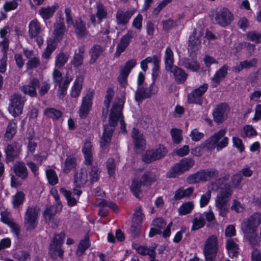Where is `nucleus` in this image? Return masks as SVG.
Returning <instances> with one entry per match:
<instances>
[{
	"instance_id": "obj_1",
	"label": "nucleus",
	"mask_w": 261,
	"mask_h": 261,
	"mask_svg": "<svg viewBox=\"0 0 261 261\" xmlns=\"http://www.w3.org/2000/svg\"><path fill=\"white\" fill-rule=\"evenodd\" d=\"M122 105L115 103L113 105L109 117V124H105L103 126V133L100 141V147L103 149L110 145L115 130L114 127L117 125L119 120L122 118Z\"/></svg>"
},
{
	"instance_id": "obj_2",
	"label": "nucleus",
	"mask_w": 261,
	"mask_h": 261,
	"mask_svg": "<svg viewBox=\"0 0 261 261\" xmlns=\"http://www.w3.org/2000/svg\"><path fill=\"white\" fill-rule=\"evenodd\" d=\"M82 151L84 158L83 164L86 166V169L89 176L88 180L91 184L97 182L99 179L101 171L96 164H93L92 145L89 140H85Z\"/></svg>"
},
{
	"instance_id": "obj_3",
	"label": "nucleus",
	"mask_w": 261,
	"mask_h": 261,
	"mask_svg": "<svg viewBox=\"0 0 261 261\" xmlns=\"http://www.w3.org/2000/svg\"><path fill=\"white\" fill-rule=\"evenodd\" d=\"M219 171L215 168L201 169L194 174L190 175L187 178V182L189 184H194L201 181H207L219 176Z\"/></svg>"
},
{
	"instance_id": "obj_4",
	"label": "nucleus",
	"mask_w": 261,
	"mask_h": 261,
	"mask_svg": "<svg viewBox=\"0 0 261 261\" xmlns=\"http://www.w3.org/2000/svg\"><path fill=\"white\" fill-rule=\"evenodd\" d=\"M219 250L218 240L215 235L210 236L203 245V253L205 261H215Z\"/></svg>"
},
{
	"instance_id": "obj_5",
	"label": "nucleus",
	"mask_w": 261,
	"mask_h": 261,
	"mask_svg": "<svg viewBox=\"0 0 261 261\" xmlns=\"http://www.w3.org/2000/svg\"><path fill=\"white\" fill-rule=\"evenodd\" d=\"M65 238V234L64 232L54 235L49 246L48 251V253L53 259H57L58 257L63 258L64 251L62 249V245Z\"/></svg>"
},
{
	"instance_id": "obj_6",
	"label": "nucleus",
	"mask_w": 261,
	"mask_h": 261,
	"mask_svg": "<svg viewBox=\"0 0 261 261\" xmlns=\"http://www.w3.org/2000/svg\"><path fill=\"white\" fill-rule=\"evenodd\" d=\"M233 19V15L227 8L225 7L217 10L212 16L213 23L223 28L230 25Z\"/></svg>"
},
{
	"instance_id": "obj_7",
	"label": "nucleus",
	"mask_w": 261,
	"mask_h": 261,
	"mask_svg": "<svg viewBox=\"0 0 261 261\" xmlns=\"http://www.w3.org/2000/svg\"><path fill=\"white\" fill-rule=\"evenodd\" d=\"M40 209L36 205L29 206L24 216V225L28 230L34 229L38 224Z\"/></svg>"
},
{
	"instance_id": "obj_8",
	"label": "nucleus",
	"mask_w": 261,
	"mask_h": 261,
	"mask_svg": "<svg viewBox=\"0 0 261 261\" xmlns=\"http://www.w3.org/2000/svg\"><path fill=\"white\" fill-rule=\"evenodd\" d=\"M26 99L24 96L18 93L13 94L10 98V103L8 107L9 113L14 117L21 114Z\"/></svg>"
},
{
	"instance_id": "obj_9",
	"label": "nucleus",
	"mask_w": 261,
	"mask_h": 261,
	"mask_svg": "<svg viewBox=\"0 0 261 261\" xmlns=\"http://www.w3.org/2000/svg\"><path fill=\"white\" fill-rule=\"evenodd\" d=\"M22 150V144L17 141L8 144L4 148L5 162L7 163L13 162L19 156Z\"/></svg>"
},
{
	"instance_id": "obj_10",
	"label": "nucleus",
	"mask_w": 261,
	"mask_h": 261,
	"mask_svg": "<svg viewBox=\"0 0 261 261\" xmlns=\"http://www.w3.org/2000/svg\"><path fill=\"white\" fill-rule=\"evenodd\" d=\"M208 89V84L204 83L199 87L193 89L188 94L187 101L189 103L202 105V96Z\"/></svg>"
},
{
	"instance_id": "obj_11",
	"label": "nucleus",
	"mask_w": 261,
	"mask_h": 261,
	"mask_svg": "<svg viewBox=\"0 0 261 261\" xmlns=\"http://www.w3.org/2000/svg\"><path fill=\"white\" fill-rule=\"evenodd\" d=\"M136 60L133 59L127 61L120 70V74L117 77V81L120 86L122 87H125L127 85V77L132 69L136 66Z\"/></svg>"
},
{
	"instance_id": "obj_12",
	"label": "nucleus",
	"mask_w": 261,
	"mask_h": 261,
	"mask_svg": "<svg viewBox=\"0 0 261 261\" xmlns=\"http://www.w3.org/2000/svg\"><path fill=\"white\" fill-rule=\"evenodd\" d=\"M96 10L95 14H92L89 16L90 20L93 26L100 24L103 19L108 17L107 10L102 4L97 3Z\"/></svg>"
},
{
	"instance_id": "obj_13",
	"label": "nucleus",
	"mask_w": 261,
	"mask_h": 261,
	"mask_svg": "<svg viewBox=\"0 0 261 261\" xmlns=\"http://www.w3.org/2000/svg\"><path fill=\"white\" fill-rule=\"evenodd\" d=\"M233 191L232 187L229 184H226L221 188L219 195L217 196L216 200V204L220 206L226 205V203L229 200Z\"/></svg>"
},
{
	"instance_id": "obj_14",
	"label": "nucleus",
	"mask_w": 261,
	"mask_h": 261,
	"mask_svg": "<svg viewBox=\"0 0 261 261\" xmlns=\"http://www.w3.org/2000/svg\"><path fill=\"white\" fill-rule=\"evenodd\" d=\"M228 110V106L226 103H221L218 105L213 110L214 120L218 124L222 123L227 118Z\"/></svg>"
},
{
	"instance_id": "obj_15",
	"label": "nucleus",
	"mask_w": 261,
	"mask_h": 261,
	"mask_svg": "<svg viewBox=\"0 0 261 261\" xmlns=\"http://www.w3.org/2000/svg\"><path fill=\"white\" fill-rule=\"evenodd\" d=\"M93 93L92 92H88L83 98L81 106L79 113L81 118H85L89 114L92 107Z\"/></svg>"
},
{
	"instance_id": "obj_16",
	"label": "nucleus",
	"mask_w": 261,
	"mask_h": 261,
	"mask_svg": "<svg viewBox=\"0 0 261 261\" xmlns=\"http://www.w3.org/2000/svg\"><path fill=\"white\" fill-rule=\"evenodd\" d=\"M154 85V82H152L147 87H138L135 93L136 101L140 103H142L143 100L150 98L153 94L152 91Z\"/></svg>"
},
{
	"instance_id": "obj_17",
	"label": "nucleus",
	"mask_w": 261,
	"mask_h": 261,
	"mask_svg": "<svg viewBox=\"0 0 261 261\" xmlns=\"http://www.w3.org/2000/svg\"><path fill=\"white\" fill-rule=\"evenodd\" d=\"M134 35L135 33L132 31H128L121 38L119 43L117 45L116 51L115 53V57H119L121 54L124 51L134 37Z\"/></svg>"
},
{
	"instance_id": "obj_18",
	"label": "nucleus",
	"mask_w": 261,
	"mask_h": 261,
	"mask_svg": "<svg viewBox=\"0 0 261 261\" xmlns=\"http://www.w3.org/2000/svg\"><path fill=\"white\" fill-rule=\"evenodd\" d=\"M225 134L226 130L225 129H221L219 130L202 143L203 147L211 150L215 147L216 148L217 142L225 136Z\"/></svg>"
},
{
	"instance_id": "obj_19",
	"label": "nucleus",
	"mask_w": 261,
	"mask_h": 261,
	"mask_svg": "<svg viewBox=\"0 0 261 261\" xmlns=\"http://www.w3.org/2000/svg\"><path fill=\"white\" fill-rule=\"evenodd\" d=\"M62 208L61 203H56L52 205L47 206L43 213L45 222L48 224L53 220L55 215L60 212Z\"/></svg>"
},
{
	"instance_id": "obj_20",
	"label": "nucleus",
	"mask_w": 261,
	"mask_h": 261,
	"mask_svg": "<svg viewBox=\"0 0 261 261\" xmlns=\"http://www.w3.org/2000/svg\"><path fill=\"white\" fill-rule=\"evenodd\" d=\"M172 74L175 81L177 84H184L187 79L188 74L182 68L174 65L166 70Z\"/></svg>"
},
{
	"instance_id": "obj_21",
	"label": "nucleus",
	"mask_w": 261,
	"mask_h": 261,
	"mask_svg": "<svg viewBox=\"0 0 261 261\" xmlns=\"http://www.w3.org/2000/svg\"><path fill=\"white\" fill-rule=\"evenodd\" d=\"M40 86L39 81L36 78L32 79L29 83L20 87V90L25 94L33 97L37 96L36 88Z\"/></svg>"
},
{
	"instance_id": "obj_22",
	"label": "nucleus",
	"mask_w": 261,
	"mask_h": 261,
	"mask_svg": "<svg viewBox=\"0 0 261 261\" xmlns=\"http://www.w3.org/2000/svg\"><path fill=\"white\" fill-rule=\"evenodd\" d=\"M228 70V66L227 65H224L216 72L211 80V85L213 88H216L221 81L224 80L227 74Z\"/></svg>"
},
{
	"instance_id": "obj_23",
	"label": "nucleus",
	"mask_w": 261,
	"mask_h": 261,
	"mask_svg": "<svg viewBox=\"0 0 261 261\" xmlns=\"http://www.w3.org/2000/svg\"><path fill=\"white\" fill-rule=\"evenodd\" d=\"M261 223V217L259 214L251 215L245 223L244 231H256L257 228Z\"/></svg>"
},
{
	"instance_id": "obj_24",
	"label": "nucleus",
	"mask_w": 261,
	"mask_h": 261,
	"mask_svg": "<svg viewBox=\"0 0 261 261\" xmlns=\"http://www.w3.org/2000/svg\"><path fill=\"white\" fill-rule=\"evenodd\" d=\"M88 181V176L86 167H83L77 171L74 177V183L77 188L84 187Z\"/></svg>"
},
{
	"instance_id": "obj_25",
	"label": "nucleus",
	"mask_w": 261,
	"mask_h": 261,
	"mask_svg": "<svg viewBox=\"0 0 261 261\" xmlns=\"http://www.w3.org/2000/svg\"><path fill=\"white\" fill-rule=\"evenodd\" d=\"M65 31L64 18L61 15L56 20L54 24V35L55 39L57 40H60L62 38Z\"/></svg>"
},
{
	"instance_id": "obj_26",
	"label": "nucleus",
	"mask_w": 261,
	"mask_h": 261,
	"mask_svg": "<svg viewBox=\"0 0 261 261\" xmlns=\"http://www.w3.org/2000/svg\"><path fill=\"white\" fill-rule=\"evenodd\" d=\"M13 172L16 176L22 180L27 179L29 176L26 165L22 161H17L14 164Z\"/></svg>"
},
{
	"instance_id": "obj_27",
	"label": "nucleus",
	"mask_w": 261,
	"mask_h": 261,
	"mask_svg": "<svg viewBox=\"0 0 261 261\" xmlns=\"http://www.w3.org/2000/svg\"><path fill=\"white\" fill-rule=\"evenodd\" d=\"M85 53V47L84 45L79 47L74 51V55L70 63L75 68L81 66L83 64L84 56Z\"/></svg>"
},
{
	"instance_id": "obj_28",
	"label": "nucleus",
	"mask_w": 261,
	"mask_h": 261,
	"mask_svg": "<svg viewBox=\"0 0 261 261\" xmlns=\"http://www.w3.org/2000/svg\"><path fill=\"white\" fill-rule=\"evenodd\" d=\"M132 137L134 140L136 149L143 150L145 145V141L143 135L140 133L139 130L134 128L132 132Z\"/></svg>"
},
{
	"instance_id": "obj_29",
	"label": "nucleus",
	"mask_w": 261,
	"mask_h": 261,
	"mask_svg": "<svg viewBox=\"0 0 261 261\" xmlns=\"http://www.w3.org/2000/svg\"><path fill=\"white\" fill-rule=\"evenodd\" d=\"M59 7L57 3H55L51 6L43 7L39 10L38 13L44 20H48L53 17Z\"/></svg>"
},
{
	"instance_id": "obj_30",
	"label": "nucleus",
	"mask_w": 261,
	"mask_h": 261,
	"mask_svg": "<svg viewBox=\"0 0 261 261\" xmlns=\"http://www.w3.org/2000/svg\"><path fill=\"white\" fill-rule=\"evenodd\" d=\"M84 77L83 76H77L70 91V96L72 98H77L80 95L83 88V83Z\"/></svg>"
},
{
	"instance_id": "obj_31",
	"label": "nucleus",
	"mask_w": 261,
	"mask_h": 261,
	"mask_svg": "<svg viewBox=\"0 0 261 261\" xmlns=\"http://www.w3.org/2000/svg\"><path fill=\"white\" fill-rule=\"evenodd\" d=\"M133 14V13L129 11L118 10L116 14L117 24L119 25H125L128 22Z\"/></svg>"
},
{
	"instance_id": "obj_32",
	"label": "nucleus",
	"mask_w": 261,
	"mask_h": 261,
	"mask_svg": "<svg viewBox=\"0 0 261 261\" xmlns=\"http://www.w3.org/2000/svg\"><path fill=\"white\" fill-rule=\"evenodd\" d=\"M194 191V187H189L187 189L180 187L175 191L172 200L178 201L185 197H190L193 193Z\"/></svg>"
},
{
	"instance_id": "obj_33",
	"label": "nucleus",
	"mask_w": 261,
	"mask_h": 261,
	"mask_svg": "<svg viewBox=\"0 0 261 261\" xmlns=\"http://www.w3.org/2000/svg\"><path fill=\"white\" fill-rule=\"evenodd\" d=\"M105 50V47L98 44L94 45L89 50L90 59L89 63H94L99 57L101 56Z\"/></svg>"
},
{
	"instance_id": "obj_34",
	"label": "nucleus",
	"mask_w": 261,
	"mask_h": 261,
	"mask_svg": "<svg viewBox=\"0 0 261 261\" xmlns=\"http://www.w3.org/2000/svg\"><path fill=\"white\" fill-rule=\"evenodd\" d=\"M226 248L228 251L229 256L233 258L238 256L239 253V245L234 241V240L229 238L226 240L225 243Z\"/></svg>"
},
{
	"instance_id": "obj_35",
	"label": "nucleus",
	"mask_w": 261,
	"mask_h": 261,
	"mask_svg": "<svg viewBox=\"0 0 261 261\" xmlns=\"http://www.w3.org/2000/svg\"><path fill=\"white\" fill-rule=\"evenodd\" d=\"M41 32V27L40 22L36 19L30 21L29 24V34L31 38L37 37Z\"/></svg>"
},
{
	"instance_id": "obj_36",
	"label": "nucleus",
	"mask_w": 261,
	"mask_h": 261,
	"mask_svg": "<svg viewBox=\"0 0 261 261\" xmlns=\"http://www.w3.org/2000/svg\"><path fill=\"white\" fill-rule=\"evenodd\" d=\"M72 25H73L75 32L79 37L81 38L87 35L86 23L81 18H77Z\"/></svg>"
},
{
	"instance_id": "obj_37",
	"label": "nucleus",
	"mask_w": 261,
	"mask_h": 261,
	"mask_svg": "<svg viewBox=\"0 0 261 261\" xmlns=\"http://www.w3.org/2000/svg\"><path fill=\"white\" fill-rule=\"evenodd\" d=\"M159 174L153 171H147L141 177L142 182L144 185H151L157 180Z\"/></svg>"
},
{
	"instance_id": "obj_38",
	"label": "nucleus",
	"mask_w": 261,
	"mask_h": 261,
	"mask_svg": "<svg viewBox=\"0 0 261 261\" xmlns=\"http://www.w3.org/2000/svg\"><path fill=\"white\" fill-rule=\"evenodd\" d=\"M180 63L181 66L193 72H196L200 68L199 64L196 61L189 58H182Z\"/></svg>"
},
{
	"instance_id": "obj_39",
	"label": "nucleus",
	"mask_w": 261,
	"mask_h": 261,
	"mask_svg": "<svg viewBox=\"0 0 261 261\" xmlns=\"http://www.w3.org/2000/svg\"><path fill=\"white\" fill-rule=\"evenodd\" d=\"M244 237L251 248L254 249L255 246H258L259 240L256 231H244Z\"/></svg>"
},
{
	"instance_id": "obj_40",
	"label": "nucleus",
	"mask_w": 261,
	"mask_h": 261,
	"mask_svg": "<svg viewBox=\"0 0 261 261\" xmlns=\"http://www.w3.org/2000/svg\"><path fill=\"white\" fill-rule=\"evenodd\" d=\"M174 54L170 47L166 48L164 56L165 69L166 70L174 66Z\"/></svg>"
},
{
	"instance_id": "obj_41",
	"label": "nucleus",
	"mask_w": 261,
	"mask_h": 261,
	"mask_svg": "<svg viewBox=\"0 0 261 261\" xmlns=\"http://www.w3.org/2000/svg\"><path fill=\"white\" fill-rule=\"evenodd\" d=\"M17 131V124L13 121H10L6 128L4 135L6 141H10L13 139Z\"/></svg>"
},
{
	"instance_id": "obj_42",
	"label": "nucleus",
	"mask_w": 261,
	"mask_h": 261,
	"mask_svg": "<svg viewBox=\"0 0 261 261\" xmlns=\"http://www.w3.org/2000/svg\"><path fill=\"white\" fill-rule=\"evenodd\" d=\"M62 114L61 111L54 108H47L44 111V115L53 121L58 120Z\"/></svg>"
},
{
	"instance_id": "obj_43",
	"label": "nucleus",
	"mask_w": 261,
	"mask_h": 261,
	"mask_svg": "<svg viewBox=\"0 0 261 261\" xmlns=\"http://www.w3.org/2000/svg\"><path fill=\"white\" fill-rule=\"evenodd\" d=\"M13 257L19 261H29L31 259V255L27 250L18 249L14 252Z\"/></svg>"
},
{
	"instance_id": "obj_44",
	"label": "nucleus",
	"mask_w": 261,
	"mask_h": 261,
	"mask_svg": "<svg viewBox=\"0 0 261 261\" xmlns=\"http://www.w3.org/2000/svg\"><path fill=\"white\" fill-rule=\"evenodd\" d=\"M76 158L72 155H69L65 160L63 172L68 173L72 169L75 168L76 166Z\"/></svg>"
},
{
	"instance_id": "obj_45",
	"label": "nucleus",
	"mask_w": 261,
	"mask_h": 261,
	"mask_svg": "<svg viewBox=\"0 0 261 261\" xmlns=\"http://www.w3.org/2000/svg\"><path fill=\"white\" fill-rule=\"evenodd\" d=\"M69 59V55L63 52L59 53L55 59V66L58 68H62L67 62Z\"/></svg>"
},
{
	"instance_id": "obj_46",
	"label": "nucleus",
	"mask_w": 261,
	"mask_h": 261,
	"mask_svg": "<svg viewBox=\"0 0 261 261\" xmlns=\"http://www.w3.org/2000/svg\"><path fill=\"white\" fill-rule=\"evenodd\" d=\"M196 35L197 31L194 29L192 34L190 36L188 41V47L192 51H194L198 44L200 43L199 37Z\"/></svg>"
},
{
	"instance_id": "obj_47",
	"label": "nucleus",
	"mask_w": 261,
	"mask_h": 261,
	"mask_svg": "<svg viewBox=\"0 0 261 261\" xmlns=\"http://www.w3.org/2000/svg\"><path fill=\"white\" fill-rule=\"evenodd\" d=\"M184 173L179 164L176 163L173 166L167 173L166 176L168 178H175Z\"/></svg>"
},
{
	"instance_id": "obj_48",
	"label": "nucleus",
	"mask_w": 261,
	"mask_h": 261,
	"mask_svg": "<svg viewBox=\"0 0 261 261\" xmlns=\"http://www.w3.org/2000/svg\"><path fill=\"white\" fill-rule=\"evenodd\" d=\"M193 201H188L182 204L178 208V213L180 215H186L191 212L194 208Z\"/></svg>"
},
{
	"instance_id": "obj_49",
	"label": "nucleus",
	"mask_w": 261,
	"mask_h": 261,
	"mask_svg": "<svg viewBox=\"0 0 261 261\" xmlns=\"http://www.w3.org/2000/svg\"><path fill=\"white\" fill-rule=\"evenodd\" d=\"M25 199V195L21 191L17 192L16 194L12 196V203L14 208L19 207L23 204Z\"/></svg>"
},
{
	"instance_id": "obj_50",
	"label": "nucleus",
	"mask_w": 261,
	"mask_h": 261,
	"mask_svg": "<svg viewBox=\"0 0 261 261\" xmlns=\"http://www.w3.org/2000/svg\"><path fill=\"white\" fill-rule=\"evenodd\" d=\"M178 163L184 172L193 167L194 165L195 161L191 158H186L181 159Z\"/></svg>"
},
{
	"instance_id": "obj_51",
	"label": "nucleus",
	"mask_w": 261,
	"mask_h": 261,
	"mask_svg": "<svg viewBox=\"0 0 261 261\" xmlns=\"http://www.w3.org/2000/svg\"><path fill=\"white\" fill-rule=\"evenodd\" d=\"M182 130L177 128H173L170 130V135L173 142L175 144H179L182 140Z\"/></svg>"
},
{
	"instance_id": "obj_52",
	"label": "nucleus",
	"mask_w": 261,
	"mask_h": 261,
	"mask_svg": "<svg viewBox=\"0 0 261 261\" xmlns=\"http://www.w3.org/2000/svg\"><path fill=\"white\" fill-rule=\"evenodd\" d=\"M192 226L191 230H197L203 227L205 223L204 218L201 216L195 217L192 221Z\"/></svg>"
},
{
	"instance_id": "obj_53",
	"label": "nucleus",
	"mask_w": 261,
	"mask_h": 261,
	"mask_svg": "<svg viewBox=\"0 0 261 261\" xmlns=\"http://www.w3.org/2000/svg\"><path fill=\"white\" fill-rule=\"evenodd\" d=\"M46 175L48 181L51 185L54 186L58 182V177L54 170L51 169L46 170Z\"/></svg>"
},
{
	"instance_id": "obj_54",
	"label": "nucleus",
	"mask_w": 261,
	"mask_h": 261,
	"mask_svg": "<svg viewBox=\"0 0 261 261\" xmlns=\"http://www.w3.org/2000/svg\"><path fill=\"white\" fill-rule=\"evenodd\" d=\"M56 48V44L55 42L50 41L47 43V45L45 48L42 55V57L45 59H49L52 53Z\"/></svg>"
},
{
	"instance_id": "obj_55",
	"label": "nucleus",
	"mask_w": 261,
	"mask_h": 261,
	"mask_svg": "<svg viewBox=\"0 0 261 261\" xmlns=\"http://www.w3.org/2000/svg\"><path fill=\"white\" fill-rule=\"evenodd\" d=\"M1 220L4 223L7 224L9 226L13 228L14 229H17V225L13 221V220L9 218L8 213L6 211H2L1 213Z\"/></svg>"
},
{
	"instance_id": "obj_56",
	"label": "nucleus",
	"mask_w": 261,
	"mask_h": 261,
	"mask_svg": "<svg viewBox=\"0 0 261 261\" xmlns=\"http://www.w3.org/2000/svg\"><path fill=\"white\" fill-rule=\"evenodd\" d=\"M158 160L152 149L146 150L142 156V161L146 164Z\"/></svg>"
},
{
	"instance_id": "obj_57",
	"label": "nucleus",
	"mask_w": 261,
	"mask_h": 261,
	"mask_svg": "<svg viewBox=\"0 0 261 261\" xmlns=\"http://www.w3.org/2000/svg\"><path fill=\"white\" fill-rule=\"evenodd\" d=\"M144 217V215L142 213V207L139 206L135 210L133 222L141 224Z\"/></svg>"
},
{
	"instance_id": "obj_58",
	"label": "nucleus",
	"mask_w": 261,
	"mask_h": 261,
	"mask_svg": "<svg viewBox=\"0 0 261 261\" xmlns=\"http://www.w3.org/2000/svg\"><path fill=\"white\" fill-rule=\"evenodd\" d=\"M142 185H143V184L142 183V180L139 181L138 180H134L132 181L131 187H130L131 191H132V193H133V194L137 198H138L139 196V193L141 191L140 189H141V186Z\"/></svg>"
},
{
	"instance_id": "obj_59",
	"label": "nucleus",
	"mask_w": 261,
	"mask_h": 261,
	"mask_svg": "<svg viewBox=\"0 0 261 261\" xmlns=\"http://www.w3.org/2000/svg\"><path fill=\"white\" fill-rule=\"evenodd\" d=\"M158 160L164 158L168 152L167 149L164 145L160 144L158 148L152 149Z\"/></svg>"
},
{
	"instance_id": "obj_60",
	"label": "nucleus",
	"mask_w": 261,
	"mask_h": 261,
	"mask_svg": "<svg viewBox=\"0 0 261 261\" xmlns=\"http://www.w3.org/2000/svg\"><path fill=\"white\" fill-rule=\"evenodd\" d=\"M18 6V3L16 0L6 1L3 5V9L6 12H8L15 10Z\"/></svg>"
},
{
	"instance_id": "obj_61",
	"label": "nucleus",
	"mask_w": 261,
	"mask_h": 261,
	"mask_svg": "<svg viewBox=\"0 0 261 261\" xmlns=\"http://www.w3.org/2000/svg\"><path fill=\"white\" fill-rule=\"evenodd\" d=\"M247 37L248 40L254 41L256 43L261 42V33L251 31L247 34Z\"/></svg>"
},
{
	"instance_id": "obj_62",
	"label": "nucleus",
	"mask_w": 261,
	"mask_h": 261,
	"mask_svg": "<svg viewBox=\"0 0 261 261\" xmlns=\"http://www.w3.org/2000/svg\"><path fill=\"white\" fill-rule=\"evenodd\" d=\"M90 245L89 238L88 236H86L84 239L82 240L78 246V250L81 252L84 253L86 249H87Z\"/></svg>"
},
{
	"instance_id": "obj_63",
	"label": "nucleus",
	"mask_w": 261,
	"mask_h": 261,
	"mask_svg": "<svg viewBox=\"0 0 261 261\" xmlns=\"http://www.w3.org/2000/svg\"><path fill=\"white\" fill-rule=\"evenodd\" d=\"M106 167L109 175L110 176L113 175L115 173L116 168L114 160L112 158L108 159L106 162Z\"/></svg>"
},
{
	"instance_id": "obj_64",
	"label": "nucleus",
	"mask_w": 261,
	"mask_h": 261,
	"mask_svg": "<svg viewBox=\"0 0 261 261\" xmlns=\"http://www.w3.org/2000/svg\"><path fill=\"white\" fill-rule=\"evenodd\" d=\"M38 88H39V95L41 96H43L48 92L49 89L50 88V84L48 81H44L42 82L41 85L40 84V86Z\"/></svg>"
}]
</instances>
